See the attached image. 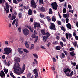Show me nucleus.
I'll list each match as a JSON object with an SVG mask.
<instances>
[{"label": "nucleus", "mask_w": 78, "mask_h": 78, "mask_svg": "<svg viewBox=\"0 0 78 78\" xmlns=\"http://www.w3.org/2000/svg\"><path fill=\"white\" fill-rule=\"evenodd\" d=\"M40 17L41 18H44V15L43 14H40L39 15Z\"/></svg>", "instance_id": "nucleus-41"}, {"label": "nucleus", "mask_w": 78, "mask_h": 78, "mask_svg": "<svg viewBox=\"0 0 78 78\" xmlns=\"http://www.w3.org/2000/svg\"><path fill=\"white\" fill-rule=\"evenodd\" d=\"M41 48H43V49H44V50H46V48H45V47H44V46H43L42 45H41Z\"/></svg>", "instance_id": "nucleus-59"}, {"label": "nucleus", "mask_w": 78, "mask_h": 78, "mask_svg": "<svg viewBox=\"0 0 78 78\" xmlns=\"http://www.w3.org/2000/svg\"><path fill=\"white\" fill-rule=\"evenodd\" d=\"M0 76L1 78H3V77H5V76H4V75H3V74H2V73H0Z\"/></svg>", "instance_id": "nucleus-38"}, {"label": "nucleus", "mask_w": 78, "mask_h": 78, "mask_svg": "<svg viewBox=\"0 0 78 78\" xmlns=\"http://www.w3.org/2000/svg\"><path fill=\"white\" fill-rule=\"evenodd\" d=\"M39 9L40 11H41V12H45V8L44 7L42 6L41 7L39 8Z\"/></svg>", "instance_id": "nucleus-12"}, {"label": "nucleus", "mask_w": 78, "mask_h": 78, "mask_svg": "<svg viewBox=\"0 0 78 78\" xmlns=\"http://www.w3.org/2000/svg\"><path fill=\"white\" fill-rule=\"evenodd\" d=\"M63 53H65V55L66 56H67V55H68V54H67V51H63Z\"/></svg>", "instance_id": "nucleus-60"}, {"label": "nucleus", "mask_w": 78, "mask_h": 78, "mask_svg": "<svg viewBox=\"0 0 78 78\" xmlns=\"http://www.w3.org/2000/svg\"><path fill=\"white\" fill-rule=\"evenodd\" d=\"M40 31L42 34L44 36H45L46 35V33H45V30H42L41 29L40 30Z\"/></svg>", "instance_id": "nucleus-14"}, {"label": "nucleus", "mask_w": 78, "mask_h": 78, "mask_svg": "<svg viewBox=\"0 0 78 78\" xmlns=\"http://www.w3.org/2000/svg\"><path fill=\"white\" fill-rule=\"evenodd\" d=\"M5 0H0V4L2 5V3H4Z\"/></svg>", "instance_id": "nucleus-35"}, {"label": "nucleus", "mask_w": 78, "mask_h": 78, "mask_svg": "<svg viewBox=\"0 0 78 78\" xmlns=\"http://www.w3.org/2000/svg\"><path fill=\"white\" fill-rule=\"evenodd\" d=\"M30 3L32 8H36L37 5L36 4V2H35V1H34V0H32Z\"/></svg>", "instance_id": "nucleus-5"}, {"label": "nucleus", "mask_w": 78, "mask_h": 78, "mask_svg": "<svg viewBox=\"0 0 78 78\" xmlns=\"http://www.w3.org/2000/svg\"><path fill=\"white\" fill-rule=\"evenodd\" d=\"M52 21H53V22H56V18H55L54 16H53L52 19Z\"/></svg>", "instance_id": "nucleus-37"}, {"label": "nucleus", "mask_w": 78, "mask_h": 78, "mask_svg": "<svg viewBox=\"0 0 78 78\" xmlns=\"http://www.w3.org/2000/svg\"><path fill=\"white\" fill-rule=\"evenodd\" d=\"M60 58H65V54L63 53L62 52L61 53V55H60Z\"/></svg>", "instance_id": "nucleus-19"}, {"label": "nucleus", "mask_w": 78, "mask_h": 78, "mask_svg": "<svg viewBox=\"0 0 78 78\" xmlns=\"http://www.w3.org/2000/svg\"><path fill=\"white\" fill-rule=\"evenodd\" d=\"M34 73L35 74V73H37V69H35L34 70Z\"/></svg>", "instance_id": "nucleus-22"}, {"label": "nucleus", "mask_w": 78, "mask_h": 78, "mask_svg": "<svg viewBox=\"0 0 78 78\" xmlns=\"http://www.w3.org/2000/svg\"><path fill=\"white\" fill-rule=\"evenodd\" d=\"M18 52L20 54L22 55L23 53V51L20 50V51H18Z\"/></svg>", "instance_id": "nucleus-47"}, {"label": "nucleus", "mask_w": 78, "mask_h": 78, "mask_svg": "<svg viewBox=\"0 0 78 78\" xmlns=\"http://www.w3.org/2000/svg\"><path fill=\"white\" fill-rule=\"evenodd\" d=\"M51 5L54 9H55V10H57V9L58 8V5L57 4L56 2H53L51 4Z\"/></svg>", "instance_id": "nucleus-4"}, {"label": "nucleus", "mask_w": 78, "mask_h": 78, "mask_svg": "<svg viewBox=\"0 0 78 78\" xmlns=\"http://www.w3.org/2000/svg\"><path fill=\"white\" fill-rule=\"evenodd\" d=\"M1 72L2 73V74H3L4 76H5V73H4V72L3 71V70H2L1 71Z\"/></svg>", "instance_id": "nucleus-58"}, {"label": "nucleus", "mask_w": 78, "mask_h": 78, "mask_svg": "<svg viewBox=\"0 0 78 78\" xmlns=\"http://www.w3.org/2000/svg\"><path fill=\"white\" fill-rule=\"evenodd\" d=\"M47 20H48V22H50L51 21V18H50V16H48L47 17Z\"/></svg>", "instance_id": "nucleus-36"}, {"label": "nucleus", "mask_w": 78, "mask_h": 78, "mask_svg": "<svg viewBox=\"0 0 78 78\" xmlns=\"http://www.w3.org/2000/svg\"><path fill=\"white\" fill-rule=\"evenodd\" d=\"M34 44H32L31 45V47L30 48V49L33 50V49H34Z\"/></svg>", "instance_id": "nucleus-24"}, {"label": "nucleus", "mask_w": 78, "mask_h": 78, "mask_svg": "<svg viewBox=\"0 0 78 78\" xmlns=\"http://www.w3.org/2000/svg\"><path fill=\"white\" fill-rule=\"evenodd\" d=\"M34 76L35 77V78H37V77H38V73H36L35 74Z\"/></svg>", "instance_id": "nucleus-48"}, {"label": "nucleus", "mask_w": 78, "mask_h": 78, "mask_svg": "<svg viewBox=\"0 0 78 78\" xmlns=\"http://www.w3.org/2000/svg\"><path fill=\"white\" fill-rule=\"evenodd\" d=\"M10 75L13 78H15V76H14V75L13 74V73H12V72H11L10 73Z\"/></svg>", "instance_id": "nucleus-43"}, {"label": "nucleus", "mask_w": 78, "mask_h": 78, "mask_svg": "<svg viewBox=\"0 0 78 78\" xmlns=\"http://www.w3.org/2000/svg\"><path fill=\"white\" fill-rule=\"evenodd\" d=\"M39 50H40V49H39V47L37 46L36 47V50H37V51H39Z\"/></svg>", "instance_id": "nucleus-52"}, {"label": "nucleus", "mask_w": 78, "mask_h": 78, "mask_svg": "<svg viewBox=\"0 0 78 78\" xmlns=\"http://www.w3.org/2000/svg\"><path fill=\"white\" fill-rule=\"evenodd\" d=\"M68 17H69V16H68V17L66 19V23H68V22H69V20Z\"/></svg>", "instance_id": "nucleus-46"}, {"label": "nucleus", "mask_w": 78, "mask_h": 78, "mask_svg": "<svg viewBox=\"0 0 78 78\" xmlns=\"http://www.w3.org/2000/svg\"><path fill=\"white\" fill-rule=\"evenodd\" d=\"M4 72H5V74H7V73H8V69H5L4 70Z\"/></svg>", "instance_id": "nucleus-31"}, {"label": "nucleus", "mask_w": 78, "mask_h": 78, "mask_svg": "<svg viewBox=\"0 0 78 78\" xmlns=\"http://www.w3.org/2000/svg\"><path fill=\"white\" fill-rule=\"evenodd\" d=\"M56 50H61V47L59 46H57L56 47Z\"/></svg>", "instance_id": "nucleus-20"}, {"label": "nucleus", "mask_w": 78, "mask_h": 78, "mask_svg": "<svg viewBox=\"0 0 78 78\" xmlns=\"http://www.w3.org/2000/svg\"><path fill=\"white\" fill-rule=\"evenodd\" d=\"M75 49H74V48H73L72 47V48H71L70 49H69V50L70 51H73V50H74Z\"/></svg>", "instance_id": "nucleus-56"}, {"label": "nucleus", "mask_w": 78, "mask_h": 78, "mask_svg": "<svg viewBox=\"0 0 78 78\" xmlns=\"http://www.w3.org/2000/svg\"><path fill=\"white\" fill-rule=\"evenodd\" d=\"M58 25H61V22L59 21H58Z\"/></svg>", "instance_id": "nucleus-51"}, {"label": "nucleus", "mask_w": 78, "mask_h": 78, "mask_svg": "<svg viewBox=\"0 0 78 78\" xmlns=\"http://www.w3.org/2000/svg\"><path fill=\"white\" fill-rule=\"evenodd\" d=\"M28 15H31L33 14V12L31 9H30L28 11Z\"/></svg>", "instance_id": "nucleus-15"}, {"label": "nucleus", "mask_w": 78, "mask_h": 78, "mask_svg": "<svg viewBox=\"0 0 78 78\" xmlns=\"http://www.w3.org/2000/svg\"><path fill=\"white\" fill-rule=\"evenodd\" d=\"M65 35H66V39H69H69H70V38H71V37H72V34H71L70 33H69L68 34V33H66ZM68 36L69 37H68Z\"/></svg>", "instance_id": "nucleus-9"}, {"label": "nucleus", "mask_w": 78, "mask_h": 78, "mask_svg": "<svg viewBox=\"0 0 78 78\" xmlns=\"http://www.w3.org/2000/svg\"><path fill=\"white\" fill-rule=\"evenodd\" d=\"M49 28L51 30H55L56 29V26L53 23H51L50 25L49 26Z\"/></svg>", "instance_id": "nucleus-6"}, {"label": "nucleus", "mask_w": 78, "mask_h": 78, "mask_svg": "<svg viewBox=\"0 0 78 78\" xmlns=\"http://www.w3.org/2000/svg\"><path fill=\"white\" fill-rule=\"evenodd\" d=\"M16 20H17L16 19H15L12 22V25H14L15 23V22H16Z\"/></svg>", "instance_id": "nucleus-54"}, {"label": "nucleus", "mask_w": 78, "mask_h": 78, "mask_svg": "<svg viewBox=\"0 0 78 78\" xmlns=\"http://www.w3.org/2000/svg\"><path fill=\"white\" fill-rule=\"evenodd\" d=\"M73 73V71H72L71 72L70 74L69 73V72H68L67 73H65V75H66V76H72Z\"/></svg>", "instance_id": "nucleus-11"}, {"label": "nucleus", "mask_w": 78, "mask_h": 78, "mask_svg": "<svg viewBox=\"0 0 78 78\" xmlns=\"http://www.w3.org/2000/svg\"><path fill=\"white\" fill-rule=\"evenodd\" d=\"M23 9H24V10H25V9H29V7L28 6H27L26 7L24 6H23Z\"/></svg>", "instance_id": "nucleus-25"}, {"label": "nucleus", "mask_w": 78, "mask_h": 78, "mask_svg": "<svg viewBox=\"0 0 78 78\" xmlns=\"http://www.w3.org/2000/svg\"><path fill=\"white\" fill-rule=\"evenodd\" d=\"M63 12L64 13V14H65V13L66 12V9L64 8L63 11Z\"/></svg>", "instance_id": "nucleus-45"}, {"label": "nucleus", "mask_w": 78, "mask_h": 78, "mask_svg": "<svg viewBox=\"0 0 78 78\" xmlns=\"http://www.w3.org/2000/svg\"><path fill=\"white\" fill-rule=\"evenodd\" d=\"M39 2L40 3H41V4H44V2H43V0H39Z\"/></svg>", "instance_id": "nucleus-53"}, {"label": "nucleus", "mask_w": 78, "mask_h": 78, "mask_svg": "<svg viewBox=\"0 0 78 78\" xmlns=\"http://www.w3.org/2000/svg\"><path fill=\"white\" fill-rule=\"evenodd\" d=\"M73 45L75 47H76V46H78V44H77V43L76 42H75L73 43Z\"/></svg>", "instance_id": "nucleus-32"}, {"label": "nucleus", "mask_w": 78, "mask_h": 78, "mask_svg": "<svg viewBox=\"0 0 78 78\" xmlns=\"http://www.w3.org/2000/svg\"><path fill=\"white\" fill-rule=\"evenodd\" d=\"M24 35L28 36L29 34V30L28 29L25 28L23 30Z\"/></svg>", "instance_id": "nucleus-7"}, {"label": "nucleus", "mask_w": 78, "mask_h": 78, "mask_svg": "<svg viewBox=\"0 0 78 78\" xmlns=\"http://www.w3.org/2000/svg\"><path fill=\"white\" fill-rule=\"evenodd\" d=\"M14 61L15 62L14 66L15 65V66H18V65H17L18 64H19V63L18 62H20V58H19L16 57L14 58Z\"/></svg>", "instance_id": "nucleus-3"}, {"label": "nucleus", "mask_w": 78, "mask_h": 78, "mask_svg": "<svg viewBox=\"0 0 78 78\" xmlns=\"http://www.w3.org/2000/svg\"><path fill=\"white\" fill-rule=\"evenodd\" d=\"M64 70H65L64 71V72L65 73H67V72H71V70L70 69H69V68H67V69L65 68L64 69Z\"/></svg>", "instance_id": "nucleus-13"}, {"label": "nucleus", "mask_w": 78, "mask_h": 78, "mask_svg": "<svg viewBox=\"0 0 78 78\" xmlns=\"http://www.w3.org/2000/svg\"><path fill=\"white\" fill-rule=\"evenodd\" d=\"M60 45H61L62 47H64V43H63V42H60Z\"/></svg>", "instance_id": "nucleus-39"}, {"label": "nucleus", "mask_w": 78, "mask_h": 78, "mask_svg": "<svg viewBox=\"0 0 78 78\" xmlns=\"http://www.w3.org/2000/svg\"><path fill=\"white\" fill-rule=\"evenodd\" d=\"M46 35L47 36V37H49V36H50V33H49L48 32H47L46 33Z\"/></svg>", "instance_id": "nucleus-40"}, {"label": "nucleus", "mask_w": 78, "mask_h": 78, "mask_svg": "<svg viewBox=\"0 0 78 78\" xmlns=\"http://www.w3.org/2000/svg\"><path fill=\"white\" fill-rule=\"evenodd\" d=\"M48 39V37H47V36H44L43 37V41H44V42H46V41Z\"/></svg>", "instance_id": "nucleus-18"}, {"label": "nucleus", "mask_w": 78, "mask_h": 78, "mask_svg": "<svg viewBox=\"0 0 78 78\" xmlns=\"http://www.w3.org/2000/svg\"><path fill=\"white\" fill-rule=\"evenodd\" d=\"M5 5L6 6V9H8V10H9V5H8V3H6L5 4Z\"/></svg>", "instance_id": "nucleus-28"}, {"label": "nucleus", "mask_w": 78, "mask_h": 78, "mask_svg": "<svg viewBox=\"0 0 78 78\" xmlns=\"http://www.w3.org/2000/svg\"><path fill=\"white\" fill-rule=\"evenodd\" d=\"M17 66L14 65L13 69H14V72L15 73H17V70L18 72V73H19V72H20V70H21V68L20 67V64L18 63Z\"/></svg>", "instance_id": "nucleus-1"}, {"label": "nucleus", "mask_w": 78, "mask_h": 78, "mask_svg": "<svg viewBox=\"0 0 78 78\" xmlns=\"http://www.w3.org/2000/svg\"><path fill=\"white\" fill-rule=\"evenodd\" d=\"M37 34V32H36V30H35L34 31V34Z\"/></svg>", "instance_id": "nucleus-64"}, {"label": "nucleus", "mask_w": 78, "mask_h": 78, "mask_svg": "<svg viewBox=\"0 0 78 78\" xmlns=\"http://www.w3.org/2000/svg\"><path fill=\"white\" fill-rule=\"evenodd\" d=\"M15 25H16V27L18 26V21H16V22L15 23Z\"/></svg>", "instance_id": "nucleus-55"}, {"label": "nucleus", "mask_w": 78, "mask_h": 78, "mask_svg": "<svg viewBox=\"0 0 78 78\" xmlns=\"http://www.w3.org/2000/svg\"><path fill=\"white\" fill-rule=\"evenodd\" d=\"M25 45L26 48H28L29 47V44L27 41H25Z\"/></svg>", "instance_id": "nucleus-17"}, {"label": "nucleus", "mask_w": 78, "mask_h": 78, "mask_svg": "<svg viewBox=\"0 0 78 78\" xmlns=\"http://www.w3.org/2000/svg\"><path fill=\"white\" fill-rule=\"evenodd\" d=\"M61 29L62 30H63L64 32L66 31V29L64 28V26H62L61 27Z\"/></svg>", "instance_id": "nucleus-34"}, {"label": "nucleus", "mask_w": 78, "mask_h": 78, "mask_svg": "<svg viewBox=\"0 0 78 78\" xmlns=\"http://www.w3.org/2000/svg\"><path fill=\"white\" fill-rule=\"evenodd\" d=\"M23 51H24V52H25L27 53H28L29 52V51H28V50L25 49H23Z\"/></svg>", "instance_id": "nucleus-26"}, {"label": "nucleus", "mask_w": 78, "mask_h": 78, "mask_svg": "<svg viewBox=\"0 0 78 78\" xmlns=\"http://www.w3.org/2000/svg\"><path fill=\"white\" fill-rule=\"evenodd\" d=\"M34 28H38V27H41V25L40 23H37V22H36L34 23Z\"/></svg>", "instance_id": "nucleus-10"}, {"label": "nucleus", "mask_w": 78, "mask_h": 78, "mask_svg": "<svg viewBox=\"0 0 78 78\" xmlns=\"http://www.w3.org/2000/svg\"><path fill=\"white\" fill-rule=\"evenodd\" d=\"M4 9L5 10V11H6V14H8V13L9 12V10H6V8L5 7H4Z\"/></svg>", "instance_id": "nucleus-42"}, {"label": "nucleus", "mask_w": 78, "mask_h": 78, "mask_svg": "<svg viewBox=\"0 0 78 78\" xmlns=\"http://www.w3.org/2000/svg\"><path fill=\"white\" fill-rule=\"evenodd\" d=\"M70 54L72 56H75V52L74 51H73L72 52H70Z\"/></svg>", "instance_id": "nucleus-21"}, {"label": "nucleus", "mask_w": 78, "mask_h": 78, "mask_svg": "<svg viewBox=\"0 0 78 78\" xmlns=\"http://www.w3.org/2000/svg\"><path fill=\"white\" fill-rule=\"evenodd\" d=\"M63 17L65 18H67V14H63Z\"/></svg>", "instance_id": "nucleus-50"}, {"label": "nucleus", "mask_w": 78, "mask_h": 78, "mask_svg": "<svg viewBox=\"0 0 78 78\" xmlns=\"http://www.w3.org/2000/svg\"><path fill=\"white\" fill-rule=\"evenodd\" d=\"M66 27L68 28H69V29H71V28H72V25H71L69 23L67 24Z\"/></svg>", "instance_id": "nucleus-16"}, {"label": "nucleus", "mask_w": 78, "mask_h": 78, "mask_svg": "<svg viewBox=\"0 0 78 78\" xmlns=\"http://www.w3.org/2000/svg\"><path fill=\"white\" fill-rule=\"evenodd\" d=\"M62 40L63 42H66V40L64 37L62 38Z\"/></svg>", "instance_id": "nucleus-62"}, {"label": "nucleus", "mask_w": 78, "mask_h": 78, "mask_svg": "<svg viewBox=\"0 0 78 78\" xmlns=\"http://www.w3.org/2000/svg\"><path fill=\"white\" fill-rule=\"evenodd\" d=\"M22 13L20 12L18 14V17H19V18H22Z\"/></svg>", "instance_id": "nucleus-29"}, {"label": "nucleus", "mask_w": 78, "mask_h": 78, "mask_svg": "<svg viewBox=\"0 0 78 78\" xmlns=\"http://www.w3.org/2000/svg\"><path fill=\"white\" fill-rule=\"evenodd\" d=\"M4 54H7V55H9V53H11V49L8 48H6L4 49Z\"/></svg>", "instance_id": "nucleus-2"}, {"label": "nucleus", "mask_w": 78, "mask_h": 78, "mask_svg": "<svg viewBox=\"0 0 78 78\" xmlns=\"http://www.w3.org/2000/svg\"><path fill=\"white\" fill-rule=\"evenodd\" d=\"M33 55L35 58H36L37 59V58H38V56L37 55V54H33Z\"/></svg>", "instance_id": "nucleus-30"}, {"label": "nucleus", "mask_w": 78, "mask_h": 78, "mask_svg": "<svg viewBox=\"0 0 78 78\" xmlns=\"http://www.w3.org/2000/svg\"><path fill=\"white\" fill-rule=\"evenodd\" d=\"M13 2L14 3H15V4H18V2H17V0H13Z\"/></svg>", "instance_id": "nucleus-33"}, {"label": "nucleus", "mask_w": 78, "mask_h": 78, "mask_svg": "<svg viewBox=\"0 0 78 78\" xmlns=\"http://www.w3.org/2000/svg\"><path fill=\"white\" fill-rule=\"evenodd\" d=\"M31 37L32 38L34 39V38H36V35L35 34H32Z\"/></svg>", "instance_id": "nucleus-44"}, {"label": "nucleus", "mask_w": 78, "mask_h": 78, "mask_svg": "<svg viewBox=\"0 0 78 78\" xmlns=\"http://www.w3.org/2000/svg\"><path fill=\"white\" fill-rule=\"evenodd\" d=\"M18 30L19 32H21V27H19L18 29Z\"/></svg>", "instance_id": "nucleus-49"}, {"label": "nucleus", "mask_w": 78, "mask_h": 78, "mask_svg": "<svg viewBox=\"0 0 78 78\" xmlns=\"http://www.w3.org/2000/svg\"><path fill=\"white\" fill-rule=\"evenodd\" d=\"M11 9H10V12H12V10H13V7L10 6Z\"/></svg>", "instance_id": "nucleus-57"}, {"label": "nucleus", "mask_w": 78, "mask_h": 78, "mask_svg": "<svg viewBox=\"0 0 78 78\" xmlns=\"http://www.w3.org/2000/svg\"><path fill=\"white\" fill-rule=\"evenodd\" d=\"M30 21L31 22H33V18H31L30 19Z\"/></svg>", "instance_id": "nucleus-61"}, {"label": "nucleus", "mask_w": 78, "mask_h": 78, "mask_svg": "<svg viewBox=\"0 0 78 78\" xmlns=\"http://www.w3.org/2000/svg\"><path fill=\"white\" fill-rule=\"evenodd\" d=\"M16 18V16L14 15H12V18L11 20H14Z\"/></svg>", "instance_id": "nucleus-27"}, {"label": "nucleus", "mask_w": 78, "mask_h": 78, "mask_svg": "<svg viewBox=\"0 0 78 78\" xmlns=\"http://www.w3.org/2000/svg\"><path fill=\"white\" fill-rule=\"evenodd\" d=\"M53 12V11H52V9L51 8L49 9V14H51Z\"/></svg>", "instance_id": "nucleus-23"}, {"label": "nucleus", "mask_w": 78, "mask_h": 78, "mask_svg": "<svg viewBox=\"0 0 78 78\" xmlns=\"http://www.w3.org/2000/svg\"><path fill=\"white\" fill-rule=\"evenodd\" d=\"M25 64L23 63L21 71V70H20V71L19 72V73L20 74H22V73H23V72H24V71H25Z\"/></svg>", "instance_id": "nucleus-8"}, {"label": "nucleus", "mask_w": 78, "mask_h": 78, "mask_svg": "<svg viewBox=\"0 0 78 78\" xmlns=\"http://www.w3.org/2000/svg\"><path fill=\"white\" fill-rule=\"evenodd\" d=\"M68 7L69 8V9H70L72 8V6H71V5H68Z\"/></svg>", "instance_id": "nucleus-63"}]
</instances>
